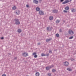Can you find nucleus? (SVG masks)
I'll return each mask as SVG.
<instances>
[{"label": "nucleus", "mask_w": 76, "mask_h": 76, "mask_svg": "<svg viewBox=\"0 0 76 76\" xmlns=\"http://www.w3.org/2000/svg\"><path fill=\"white\" fill-rule=\"evenodd\" d=\"M19 20L18 19H15V25H19L20 23V22L19 21Z\"/></svg>", "instance_id": "nucleus-1"}, {"label": "nucleus", "mask_w": 76, "mask_h": 76, "mask_svg": "<svg viewBox=\"0 0 76 76\" xmlns=\"http://www.w3.org/2000/svg\"><path fill=\"white\" fill-rule=\"evenodd\" d=\"M54 66L52 65L50 66H47L46 67V70H49L50 69H51L52 67H53Z\"/></svg>", "instance_id": "nucleus-2"}, {"label": "nucleus", "mask_w": 76, "mask_h": 76, "mask_svg": "<svg viewBox=\"0 0 76 76\" xmlns=\"http://www.w3.org/2000/svg\"><path fill=\"white\" fill-rule=\"evenodd\" d=\"M69 34L70 35H73L74 34V32L72 30H69L68 31Z\"/></svg>", "instance_id": "nucleus-3"}, {"label": "nucleus", "mask_w": 76, "mask_h": 76, "mask_svg": "<svg viewBox=\"0 0 76 76\" xmlns=\"http://www.w3.org/2000/svg\"><path fill=\"white\" fill-rule=\"evenodd\" d=\"M22 55L23 57H27V56H28V53L25 52L23 53H22Z\"/></svg>", "instance_id": "nucleus-4"}, {"label": "nucleus", "mask_w": 76, "mask_h": 76, "mask_svg": "<svg viewBox=\"0 0 76 76\" xmlns=\"http://www.w3.org/2000/svg\"><path fill=\"white\" fill-rule=\"evenodd\" d=\"M64 63L65 66H69V62L67 61H65Z\"/></svg>", "instance_id": "nucleus-5"}, {"label": "nucleus", "mask_w": 76, "mask_h": 76, "mask_svg": "<svg viewBox=\"0 0 76 76\" xmlns=\"http://www.w3.org/2000/svg\"><path fill=\"white\" fill-rule=\"evenodd\" d=\"M69 0H66L63 3H62V4H66V3H69Z\"/></svg>", "instance_id": "nucleus-6"}, {"label": "nucleus", "mask_w": 76, "mask_h": 76, "mask_svg": "<svg viewBox=\"0 0 76 76\" xmlns=\"http://www.w3.org/2000/svg\"><path fill=\"white\" fill-rule=\"evenodd\" d=\"M39 13L40 15H44V12L41 10L39 11Z\"/></svg>", "instance_id": "nucleus-7"}, {"label": "nucleus", "mask_w": 76, "mask_h": 76, "mask_svg": "<svg viewBox=\"0 0 76 76\" xmlns=\"http://www.w3.org/2000/svg\"><path fill=\"white\" fill-rule=\"evenodd\" d=\"M33 3H35V4H38V1L37 0H33Z\"/></svg>", "instance_id": "nucleus-8"}, {"label": "nucleus", "mask_w": 76, "mask_h": 76, "mask_svg": "<svg viewBox=\"0 0 76 76\" xmlns=\"http://www.w3.org/2000/svg\"><path fill=\"white\" fill-rule=\"evenodd\" d=\"M20 11L19 10H17L16 12H15V13L16 14V15H19V14H20Z\"/></svg>", "instance_id": "nucleus-9"}, {"label": "nucleus", "mask_w": 76, "mask_h": 76, "mask_svg": "<svg viewBox=\"0 0 76 76\" xmlns=\"http://www.w3.org/2000/svg\"><path fill=\"white\" fill-rule=\"evenodd\" d=\"M58 12V11L56 10H53V13H57Z\"/></svg>", "instance_id": "nucleus-10"}, {"label": "nucleus", "mask_w": 76, "mask_h": 76, "mask_svg": "<svg viewBox=\"0 0 76 76\" xmlns=\"http://www.w3.org/2000/svg\"><path fill=\"white\" fill-rule=\"evenodd\" d=\"M66 70L69 72H72V69L70 68H68L66 69Z\"/></svg>", "instance_id": "nucleus-11"}, {"label": "nucleus", "mask_w": 76, "mask_h": 76, "mask_svg": "<svg viewBox=\"0 0 76 76\" xmlns=\"http://www.w3.org/2000/svg\"><path fill=\"white\" fill-rule=\"evenodd\" d=\"M51 41V39H46V41L47 42H50Z\"/></svg>", "instance_id": "nucleus-12"}, {"label": "nucleus", "mask_w": 76, "mask_h": 76, "mask_svg": "<svg viewBox=\"0 0 76 76\" xmlns=\"http://www.w3.org/2000/svg\"><path fill=\"white\" fill-rule=\"evenodd\" d=\"M47 31H50L51 30V29L50 28V27H47Z\"/></svg>", "instance_id": "nucleus-13"}, {"label": "nucleus", "mask_w": 76, "mask_h": 76, "mask_svg": "<svg viewBox=\"0 0 76 76\" xmlns=\"http://www.w3.org/2000/svg\"><path fill=\"white\" fill-rule=\"evenodd\" d=\"M53 19V17L52 16H50L49 17V20H52Z\"/></svg>", "instance_id": "nucleus-14"}, {"label": "nucleus", "mask_w": 76, "mask_h": 76, "mask_svg": "<svg viewBox=\"0 0 76 76\" xmlns=\"http://www.w3.org/2000/svg\"><path fill=\"white\" fill-rule=\"evenodd\" d=\"M18 33L22 32V30L21 29H19L18 30Z\"/></svg>", "instance_id": "nucleus-15"}, {"label": "nucleus", "mask_w": 76, "mask_h": 76, "mask_svg": "<svg viewBox=\"0 0 76 76\" xmlns=\"http://www.w3.org/2000/svg\"><path fill=\"white\" fill-rule=\"evenodd\" d=\"M60 22V20H57L56 21V23H59Z\"/></svg>", "instance_id": "nucleus-16"}, {"label": "nucleus", "mask_w": 76, "mask_h": 76, "mask_svg": "<svg viewBox=\"0 0 76 76\" xmlns=\"http://www.w3.org/2000/svg\"><path fill=\"white\" fill-rule=\"evenodd\" d=\"M36 76H39V73L38 72H37L35 74Z\"/></svg>", "instance_id": "nucleus-17"}, {"label": "nucleus", "mask_w": 76, "mask_h": 76, "mask_svg": "<svg viewBox=\"0 0 76 76\" xmlns=\"http://www.w3.org/2000/svg\"><path fill=\"white\" fill-rule=\"evenodd\" d=\"M36 10L37 11V12H38L39 11V10H40V8L38 7H37L36 8Z\"/></svg>", "instance_id": "nucleus-18"}, {"label": "nucleus", "mask_w": 76, "mask_h": 76, "mask_svg": "<svg viewBox=\"0 0 76 76\" xmlns=\"http://www.w3.org/2000/svg\"><path fill=\"white\" fill-rule=\"evenodd\" d=\"M65 9L66 10H69V7H66L65 8Z\"/></svg>", "instance_id": "nucleus-19"}, {"label": "nucleus", "mask_w": 76, "mask_h": 76, "mask_svg": "<svg viewBox=\"0 0 76 76\" xmlns=\"http://www.w3.org/2000/svg\"><path fill=\"white\" fill-rule=\"evenodd\" d=\"M16 9V6H14L13 7H12V9L13 10H15Z\"/></svg>", "instance_id": "nucleus-20"}, {"label": "nucleus", "mask_w": 76, "mask_h": 76, "mask_svg": "<svg viewBox=\"0 0 76 76\" xmlns=\"http://www.w3.org/2000/svg\"><path fill=\"white\" fill-rule=\"evenodd\" d=\"M49 53H50V54H51L52 53V50H49Z\"/></svg>", "instance_id": "nucleus-21"}, {"label": "nucleus", "mask_w": 76, "mask_h": 76, "mask_svg": "<svg viewBox=\"0 0 76 76\" xmlns=\"http://www.w3.org/2000/svg\"><path fill=\"white\" fill-rule=\"evenodd\" d=\"M46 55L45 54H44V53H42L41 54V56L42 57H43L44 56H45Z\"/></svg>", "instance_id": "nucleus-22"}, {"label": "nucleus", "mask_w": 76, "mask_h": 76, "mask_svg": "<svg viewBox=\"0 0 76 76\" xmlns=\"http://www.w3.org/2000/svg\"><path fill=\"white\" fill-rule=\"evenodd\" d=\"M56 69H52V72H56Z\"/></svg>", "instance_id": "nucleus-23"}, {"label": "nucleus", "mask_w": 76, "mask_h": 76, "mask_svg": "<svg viewBox=\"0 0 76 76\" xmlns=\"http://www.w3.org/2000/svg\"><path fill=\"white\" fill-rule=\"evenodd\" d=\"M56 36L57 37H59V34H56Z\"/></svg>", "instance_id": "nucleus-24"}, {"label": "nucleus", "mask_w": 76, "mask_h": 76, "mask_svg": "<svg viewBox=\"0 0 76 76\" xmlns=\"http://www.w3.org/2000/svg\"><path fill=\"white\" fill-rule=\"evenodd\" d=\"M72 12H75V9H72Z\"/></svg>", "instance_id": "nucleus-25"}, {"label": "nucleus", "mask_w": 76, "mask_h": 76, "mask_svg": "<svg viewBox=\"0 0 76 76\" xmlns=\"http://www.w3.org/2000/svg\"><path fill=\"white\" fill-rule=\"evenodd\" d=\"M36 55H37V53H36V52H35L33 53V55H34L35 56Z\"/></svg>", "instance_id": "nucleus-26"}, {"label": "nucleus", "mask_w": 76, "mask_h": 76, "mask_svg": "<svg viewBox=\"0 0 76 76\" xmlns=\"http://www.w3.org/2000/svg\"><path fill=\"white\" fill-rule=\"evenodd\" d=\"M45 56H47V57H48V56H49V53H47V54H45Z\"/></svg>", "instance_id": "nucleus-27"}, {"label": "nucleus", "mask_w": 76, "mask_h": 76, "mask_svg": "<svg viewBox=\"0 0 76 76\" xmlns=\"http://www.w3.org/2000/svg\"><path fill=\"white\" fill-rule=\"evenodd\" d=\"M37 57H38V56L37 55H36L34 56V58H37Z\"/></svg>", "instance_id": "nucleus-28"}, {"label": "nucleus", "mask_w": 76, "mask_h": 76, "mask_svg": "<svg viewBox=\"0 0 76 76\" xmlns=\"http://www.w3.org/2000/svg\"><path fill=\"white\" fill-rule=\"evenodd\" d=\"M48 76H51V73H49L48 74Z\"/></svg>", "instance_id": "nucleus-29"}, {"label": "nucleus", "mask_w": 76, "mask_h": 76, "mask_svg": "<svg viewBox=\"0 0 76 76\" xmlns=\"http://www.w3.org/2000/svg\"><path fill=\"white\" fill-rule=\"evenodd\" d=\"M64 13H67V11H66L65 10H64Z\"/></svg>", "instance_id": "nucleus-30"}, {"label": "nucleus", "mask_w": 76, "mask_h": 76, "mask_svg": "<svg viewBox=\"0 0 76 76\" xmlns=\"http://www.w3.org/2000/svg\"><path fill=\"white\" fill-rule=\"evenodd\" d=\"M59 32H62V30H61V29H60L59 30Z\"/></svg>", "instance_id": "nucleus-31"}, {"label": "nucleus", "mask_w": 76, "mask_h": 76, "mask_svg": "<svg viewBox=\"0 0 76 76\" xmlns=\"http://www.w3.org/2000/svg\"><path fill=\"white\" fill-rule=\"evenodd\" d=\"M71 61H74L75 59L72 58L71 59Z\"/></svg>", "instance_id": "nucleus-32"}, {"label": "nucleus", "mask_w": 76, "mask_h": 76, "mask_svg": "<svg viewBox=\"0 0 76 76\" xmlns=\"http://www.w3.org/2000/svg\"><path fill=\"white\" fill-rule=\"evenodd\" d=\"M73 36L69 38H73Z\"/></svg>", "instance_id": "nucleus-33"}, {"label": "nucleus", "mask_w": 76, "mask_h": 76, "mask_svg": "<svg viewBox=\"0 0 76 76\" xmlns=\"http://www.w3.org/2000/svg\"><path fill=\"white\" fill-rule=\"evenodd\" d=\"M2 76H6V74H3Z\"/></svg>", "instance_id": "nucleus-34"}, {"label": "nucleus", "mask_w": 76, "mask_h": 76, "mask_svg": "<svg viewBox=\"0 0 76 76\" xmlns=\"http://www.w3.org/2000/svg\"><path fill=\"white\" fill-rule=\"evenodd\" d=\"M64 1V0H61L60 1L61 2H63V1Z\"/></svg>", "instance_id": "nucleus-35"}, {"label": "nucleus", "mask_w": 76, "mask_h": 76, "mask_svg": "<svg viewBox=\"0 0 76 76\" xmlns=\"http://www.w3.org/2000/svg\"><path fill=\"white\" fill-rule=\"evenodd\" d=\"M41 39H39V38L37 39V41H41Z\"/></svg>", "instance_id": "nucleus-36"}, {"label": "nucleus", "mask_w": 76, "mask_h": 76, "mask_svg": "<svg viewBox=\"0 0 76 76\" xmlns=\"http://www.w3.org/2000/svg\"><path fill=\"white\" fill-rule=\"evenodd\" d=\"M39 2L40 3H41V1H42V0H39Z\"/></svg>", "instance_id": "nucleus-37"}, {"label": "nucleus", "mask_w": 76, "mask_h": 76, "mask_svg": "<svg viewBox=\"0 0 76 76\" xmlns=\"http://www.w3.org/2000/svg\"><path fill=\"white\" fill-rule=\"evenodd\" d=\"M26 7H29V5H27Z\"/></svg>", "instance_id": "nucleus-38"}, {"label": "nucleus", "mask_w": 76, "mask_h": 76, "mask_svg": "<svg viewBox=\"0 0 76 76\" xmlns=\"http://www.w3.org/2000/svg\"><path fill=\"white\" fill-rule=\"evenodd\" d=\"M14 59H15V60H17V57H15V58H14Z\"/></svg>", "instance_id": "nucleus-39"}, {"label": "nucleus", "mask_w": 76, "mask_h": 76, "mask_svg": "<svg viewBox=\"0 0 76 76\" xmlns=\"http://www.w3.org/2000/svg\"><path fill=\"white\" fill-rule=\"evenodd\" d=\"M38 45H40V43H38Z\"/></svg>", "instance_id": "nucleus-40"}, {"label": "nucleus", "mask_w": 76, "mask_h": 76, "mask_svg": "<svg viewBox=\"0 0 76 76\" xmlns=\"http://www.w3.org/2000/svg\"><path fill=\"white\" fill-rule=\"evenodd\" d=\"M1 39H2V40L4 39V38H1Z\"/></svg>", "instance_id": "nucleus-41"}, {"label": "nucleus", "mask_w": 76, "mask_h": 76, "mask_svg": "<svg viewBox=\"0 0 76 76\" xmlns=\"http://www.w3.org/2000/svg\"><path fill=\"white\" fill-rule=\"evenodd\" d=\"M0 38H4V37H1Z\"/></svg>", "instance_id": "nucleus-42"}, {"label": "nucleus", "mask_w": 76, "mask_h": 76, "mask_svg": "<svg viewBox=\"0 0 76 76\" xmlns=\"http://www.w3.org/2000/svg\"><path fill=\"white\" fill-rule=\"evenodd\" d=\"M69 1L70 2V1H72V0H70V1Z\"/></svg>", "instance_id": "nucleus-43"}, {"label": "nucleus", "mask_w": 76, "mask_h": 76, "mask_svg": "<svg viewBox=\"0 0 76 76\" xmlns=\"http://www.w3.org/2000/svg\"><path fill=\"white\" fill-rule=\"evenodd\" d=\"M9 54L10 55V53H9Z\"/></svg>", "instance_id": "nucleus-44"}, {"label": "nucleus", "mask_w": 76, "mask_h": 76, "mask_svg": "<svg viewBox=\"0 0 76 76\" xmlns=\"http://www.w3.org/2000/svg\"><path fill=\"white\" fill-rule=\"evenodd\" d=\"M69 39H72V38H69Z\"/></svg>", "instance_id": "nucleus-45"}]
</instances>
